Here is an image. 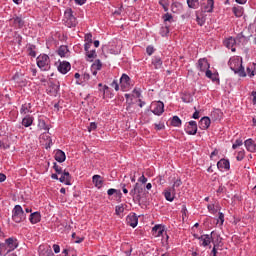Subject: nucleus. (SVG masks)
<instances>
[{
	"mask_svg": "<svg viewBox=\"0 0 256 256\" xmlns=\"http://www.w3.org/2000/svg\"><path fill=\"white\" fill-rule=\"evenodd\" d=\"M228 65L234 73L239 75V77H247L245 73V68L243 67L242 62L238 58H231L228 62Z\"/></svg>",
	"mask_w": 256,
	"mask_h": 256,
	"instance_id": "1",
	"label": "nucleus"
},
{
	"mask_svg": "<svg viewBox=\"0 0 256 256\" xmlns=\"http://www.w3.org/2000/svg\"><path fill=\"white\" fill-rule=\"evenodd\" d=\"M36 61L41 71H49V69H51V60L48 55L41 54L37 57Z\"/></svg>",
	"mask_w": 256,
	"mask_h": 256,
	"instance_id": "2",
	"label": "nucleus"
},
{
	"mask_svg": "<svg viewBox=\"0 0 256 256\" xmlns=\"http://www.w3.org/2000/svg\"><path fill=\"white\" fill-rule=\"evenodd\" d=\"M64 23L66 27H77V18L73 15V10L71 8L66 9L64 12Z\"/></svg>",
	"mask_w": 256,
	"mask_h": 256,
	"instance_id": "3",
	"label": "nucleus"
},
{
	"mask_svg": "<svg viewBox=\"0 0 256 256\" xmlns=\"http://www.w3.org/2000/svg\"><path fill=\"white\" fill-rule=\"evenodd\" d=\"M26 217L27 216L25 215L21 205H16L12 210V219L15 221V223H21L25 221Z\"/></svg>",
	"mask_w": 256,
	"mask_h": 256,
	"instance_id": "4",
	"label": "nucleus"
},
{
	"mask_svg": "<svg viewBox=\"0 0 256 256\" xmlns=\"http://www.w3.org/2000/svg\"><path fill=\"white\" fill-rule=\"evenodd\" d=\"M143 193V186L139 183H136L133 189L130 191V195L133 198V201H141V194Z\"/></svg>",
	"mask_w": 256,
	"mask_h": 256,
	"instance_id": "5",
	"label": "nucleus"
},
{
	"mask_svg": "<svg viewBox=\"0 0 256 256\" xmlns=\"http://www.w3.org/2000/svg\"><path fill=\"white\" fill-rule=\"evenodd\" d=\"M152 107V113H154V115H163L165 112V104H163L161 101L153 102Z\"/></svg>",
	"mask_w": 256,
	"mask_h": 256,
	"instance_id": "6",
	"label": "nucleus"
},
{
	"mask_svg": "<svg viewBox=\"0 0 256 256\" xmlns=\"http://www.w3.org/2000/svg\"><path fill=\"white\" fill-rule=\"evenodd\" d=\"M215 232H211V235L209 234H204L198 237L199 241H201L202 247H209L211 245V241H213V235Z\"/></svg>",
	"mask_w": 256,
	"mask_h": 256,
	"instance_id": "7",
	"label": "nucleus"
},
{
	"mask_svg": "<svg viewBox=\"0 0 256 256\" xmlns=\"http://www.w3.org/2000/svg\"><path fill=\"white\" fill-rule=\"evenodd\" d=\"M209 62L206 58H200L198 60L197 69L198 71H201L202 73H207L209 71Z\"/></svg>",
	"mask_w": 256,
	"mask_h": 256,
	"instance_id": "8",
	"label": "nucleus"
},
{
	"mask_svg": "<svg viewBox=\"0 0 256 256\" xmlns=\"http://www.w3.org/2000/svg\"><path fill=\"white\" fill-rule=\"evenodd\" d=\"M185 132L188 135H197V122L196 121H190L185 127Z\"/></svg>",
	"mask_w": 256,
	"mask_h": 256,
	"instance_id": "9",
	"label": "nucleus"
},
{
	"mask_svg": "<svg viewBox=\"0 0 256 256\" xmlns=\"http://www.w3.org/2000/svg\"><path fill=\"white\" fill-rule=\"evenodd\" d=\"M126 223H127V225H129L130 227H133V229H135V227L139 223V218H137V214L132 213V214L128 215L126 217Z\"/></svg>",
	"mask_w": 256,
	"mask_h": 256,
	"instance_id": "10",
	"label": "nucleus"
},
{
	"mask_svg": "<svg viewBox=\"0 0 256 256\" xmlns=\"http://www.w3.org/2000/svg\"><path fill=\"white\" fill-rule=\"evenodd\" d=\"M152 235L153 237H161L163 235H167V232L165 231V228L161 225H155L152 228Z\"/></svg>",
	"mask_w": 256,
	"mask_h": 256,
	"instance_id": "11",
	"label": "nucleus"
},
{
	"mask_svg": "<svg viewBox=\"0 0 256 256\" xmlns=\"http://www.w3.org/2000/svg\"><path fill=\"white\" fill-rule=\"evenodd\" d=\"M5 243L9 248V251H15V249L19 247V242L17 241L16 238H13V237L6 239Z\"/></svg>",
	"mask_w": 256,
	"mask_h": 256,
	"instance_id": "12",
	"label": "nucleus"
},
{
	"mask_svg": "<svg viewBox=\"0 0 256 256\" xmlns=\"http://www.w3.org/2000/svg\"><path fill=\"white\" fill-rule=\"evenodd\" d=\"M224 45L227 47V49H231L232 53H235V45H237V40H235L233 37H230L224 41Z\"/></svg>",
	"mask_w": 256,
	"mask_h": 256,
	"instance_id": "13",
	"label": "nucleus"
},
{
	"mask_svg": "<svg viewBox=\"0 0 256 256\" xmlns=\"http://www.w3.org/2000/svg\"><path fill=\"white\" fill-rule=\"evenodd\" d=\"M58 71L63 75H66V73H69V71H71V64L69 62H60L58 66Z\"/></svg>",
	"mask_w": 256,
	"mask_h": 256,
	"instance_id": "14",
	"label": "nucleus"
},
{
	"mask_svg": "<svg viewBox=\"0 0 256 256\" xmlns=\"http://www.w3.org/2000/svg\"><path fill=\"white\" fill-rule=\"evenodd\" d=\"M244 145H245L247 151H249L250 153H255L256 144L253 139L249 138V139L245 140Z\"/></svg>",
	"mask_w": 256,
	"mask_h": 256,
	"instance_id": "15",
	"label": "nucleus"
},
{
	"mask_svg": "<svg viewBox=\"0 0 256 256\" xmlns=\"http://www.w3.org/2000/svg\"><path fill=\"white\" fill-rule=\"evenodd\" d=\"M164 197L166 201L172 202L175 199V189L174 188H168L164 191Z\"/></svg>",
	"mask_w": 256,
	"mask_h": 256,
	"instance_id": "16",
	"label": "nucleus"
},
{
	"mask_svg": "<svg viewBox=\"0 0 256 256\" xmlns=\"http://www.w3.org/2000/svg\"><path fill=\"white\" fill-rule=\"evenodd\" d=\"M60 183H64L65 185H71V174L69 172L64 171L59 178Z\"/></svg>",
	"mask_w": 256,
	"mask_h": 256,
	"instance_id": "17",
	"label": "nucleus"
},
{
	"mask_svg": "<svg viewBox=\"0 0 256 256\" xmlns=\"http://www.w3.org/2000/svg\"><path fill=\"white\" fill-rule=\"evenodd\" d=\"M54 157L58 163H65V160L67 159V156L63 150H56Z\"/></svg>",
	"mask_w": 256,
	"mask_h": 256,
	"instance_id": "18",
	"label": "nucleus"
},
{
	"mask_svg": "<svg viewBox=\"0 0 256 256\" xmlns=\"http://www.w3.org/2000/svg\"><path fill=\"white\" fill-rule=\"evenodd\" d=\"M11 21L15 27H18V29H23V27H25V21L19 16L12 18Z\"/></svg>",
	"mask_w": 256,
	"mask_h": 256,
	"instance_id": "19",
	"label": "nucleus"
},
{
	"mask_svg": "<svg viewBox=\"0 0 256 256\" xmlns=\"http://www.w3.org/2000/svg\"><path fill=\"white\" fill-rule=\"evenodd\" d=\"M217 167L218 169H225V171H229V169L231 168V164L229 163V160L221 159L220 161H218Z\"/></svg>",
	"mask_w": 256,
	"mask_h": 256,
	"instance_id": "20",
	"label": "nucleus"
},
{
	"mask_svg": "<svg viewBox=\"0 0 256 256\" xmlns=\"http://www.w3.org/2000/svg\"><path fill=\"white\" fill-rule=\"evenodd\" d=\"M199 126L200 129H209V127L211 126V119H209V117L207 116L201 118Z\"/></svg>",
	"mask_w": 256,
	"mask_h": 256,
	"instance_id": "21",
	"label": "nucleus"
},
{
	"mask_svg": "<svg viewBox=\"0 0 256 256\" xmlns=\"http://www.w3.org/2000/svg\"><path fill=\"white\" fill-rule=\"evenodd\" d=\"M29 221L30 223H32V225L39 223V221H41V213L39 212L31 213L29 217Z\"/></svg>",
	"mask_w": 256,
	"mask_h": 256,
	"instance_id": "22",
	"label": "nucleus"
},
{
	"mask_svg": "<svg viewBox=\"0 0 256 256\" xmlns=\"http://www.w3.org/2000/svg\"><path fill=\"white\" fill-rule=\"evenodd\" d=\"M92 183H94L97 189H101V187H103V178L101 177V175H94L92 177Z\"/></svg>",
	"mask_w": 256,
	"mask_h": 256,
	"instance_id": "23",
	"label": "nucleus"
},
{
	"mask_svg": "<svg viewBox=\"0 0 256 256\" xmlns=\"http://www.w3.org/2000/svg\"><path fill=\"white\" fill-rule=\"evenodd\" d=\"M39 256H55V254L51 248H43V246H40Z\"/></svg>",
	"mask_w": 256,
	"mask_h": 256,
	"instance_id": "24",
	"label": "nucleus"
},
{
	"mask_svg": "<svg viewBox=\"0 0 256 256\" xmlns=\"http://www.w3.org/2000/svg\"><path fill=\"white\" fill-rule=\"evenodd\" d=\"M58 91H59V85H57L53 82H50L49 88H48V93H50V95H57Z\"/></svg>",
	"mask_w": 256,
	"mask_h": 256,
	"instance_id": "25",
	"label": "nucleus"
},
{
	"mask_svg": "<svg viewBox=\"0 0 256 256\" xmlns=\"http://www.w3.org/2000/svg\"><path fill=\"white\" fill-rule=\"evenodd\" d=\"M171 11H172V13H180V11H183V4H181L179 2L172 3Z\"/></svg>",
	"mask_w": 256,
	"mask_h": 256,
	"instance_id": "26",
	"label": "nucleus"
},
{
	"mask_svg": "<svg viewBox=\"0 0 256 256\" xmlns=\"http://www.w3.org/2000/svg\"><path fill=\"white\" fill-rule=\"evenodd\" d=\"M152 65H154L155 69H161L163 67V60H161V57L155 56L152 59Z\"/></svg>",
	"mask_w": 256,
	"mask_h": 256,
	"instance_id": "27",
	"label": "nucleus"
},
{
	"mask_svg": "<svg viewBox=\"0 0 256 256\" xmlns=\"http://www.w3.org/2000/svg\"><path fill=\"white\" fill-rule=\"evenodd\" d=\"M206 77H208V79H211V81H213L214 83H219V76L217 74H213L211 70L206 71Z\"/></svg>",
	"mask_w": 256,
	"mask_h": 256,
	"instance_id": "28",
	"label": "nucleus"
},
{
	"mask_svg": "<svg viewBox=\"0 0 256 256\" xmlns=\"http://www.w3.org/2000/svg\"><path fill=\"white\" fill-rule=\"evenodd\" d=\"M22 125L24 127H31V125H33V117H31L29 115L24 117L23 120H22Z\"/></svg>",
	"mask_w": 256,
	"mask_h": 256,
	"instance_id": "29",
	"label": "nucleus"
},
{
	"mask_svg": "<svg viewBox=\"0 0 256 256\" xmlns=\"http://www.w3.org/2000/svg\"><path fill=\"white\" fill-rule=\"evenodd\" d=\"M21 115H27V113H31V103L23 104L20 109Z\"/></svg>",
	"mask_w": 256,
	"mask_h": 256,
	"instance_id": "30",
	"label": "nucleus"
},
{
	"mask_svg": "<svg viewBox=\"0 0 256 256\" xmlns=\"http://www.w3.org/2000/svg\"><path fill=\"white\" fill-rule=\"evenodd\" d=\"M38 127H39V129H41L43 131H47V133H49V125H47L45 120L39 119L38 120Z\"/></svg>",
	"mask_w": 256,
	"mask_h": 256,
	"instance_id": "31",
	"label": "nucleus"
},
{
	"mask_svg": "<svg viewBox=\"0 0 256 256\" xmlns=\"http://www.w3.org/2000/svg\"><path fill=\"white\" fill-rule=\"evenodd\" d=\"M215 2L213 0H207V5L205 6L206 13H212Z\"/></svg>",
	"mask_w": 256,
	"mask_h": 256,
	"instance_id": "32",
	"label": "nucleus"
},
{
	"mask_svg": "<svg viewBox=\"0 0 256 256\" xmlns=\"http://www.w3.org/2000/svg\"><path fill=\"white\" fill-rule=\"evenodd\" d=\"M171 125L173 127H181V118H179V116H173L171 120Z\"/></svg>",
	"mask_w": 256,
	"mask_h": 256,
	"instance_id": "33",
	"label": "nucleus"
},
{
	"mask_svg": "<svg viewBox=\"0 0 256 256\" xmlns=\"http://www.w3.org/2000/svg\"><path fill=\"white\" fill-rule=\"evenodd\" d=\"M103 67V64L101 63V60H95V62L91 66V70H97L101 71V68Z\"/></svg>",
	"mask_w": 256,
	"mask_h": 256,
	"instance_id": "34",
	"label": "nucleus"
},
{
	"mask_svg": "<svg viewBox=\"0 0 256 256\" xmlns=\"http://www.w3.org/2000/svg\"><path fill=\"white\" fill-rule=\"evenodd\" d=\"M187 5L190 9H197L199 7V0H187Z\"/></svg>",
	"mask_w": 256,
	"mask_h": 256,
	"instance_id": "35",
	"label": "nucleus"
},
{
	"mask_svg": "<svg viewBox=\"0 0 256 256\" xmlns=\"http://www.w3.org/2000/svg\"><path fill=\"white\" fill-rule=\"evenodd\" d=\"M233 13L235 17H243V8L242 7H234Z\"/></svg>",
	"mask_w": 256,
	"mask_h": 256,
	"instance_id": "36",
	"label": "nucleus"
},
{
	"mask_svg": "<svg viewBox=\"0 0 256 256\" xmlns=\"http://www.w3.org/2000/svg\"><path fill=\"white\" fill-rule=\"evenodd\" d=\"M67 51H69L67 49V46H60V48L58 49V55L60 57H65V54L67 53Z\"/></svg>",
	"mask_w": 256,
	"mask_h": 256,
	"instance_id": "37",
	"label": "nucleus"
},
{
	"mask_svg": "<svg viewBox=\"0 0 256 256\" xmlns=\"http://www.w3.org/2000/svg\"><path fill=\"white\" fill-rule=\"evenodd\" d=\"M129 81H131V78L127 74H123L120 78V82L125 83L126 85H129Z\"/></svg>",
	"mask_w": 256,
	"mask_h": 256,
	"instance_id": "38",
	"label": "nucleus"
},
{
	"mask_svg": "<svg viewBox=\"0 0 256 256\" xmlns=\"http://www.w3.org/2000/svg\"><path fill=\"white\" fill-rule=\"evenodd\" d=\"M163 19H164V23H173V15H171L170 13H166L164 16H163Z\"/></svg>",
	"mask_w": 256,
	"mask_h": 256,
	"instance_id": "39",
	"label": "nucleus"
},
{
	"mask_svg": "<svg viewBox=\"0 0 256 256\" xmlns=\"http://www.w3.org/2000/svg\"><path fill=\"white\" fill-rule=\"evenodd\" d=\"M86 57H88V59H95V57H97V52L95 50H88L86 51Z\"/></svg>",
	"mask_w": 256,
	"mask_h": 256,
	"instance_id": "40",
	"label": "nucleus"
},
{
	"mask_svg": "<svg viewBox=\"0 0 256 256\" xmlns=\"http://www.w3.org/2000/svg\"><path fill=\"white\" fill-rule=\"evenodd\" d=\"M72 239H76L74 243H83L85 241V237H78L76 233L72 234Z\"/></svg>",
	"mask_w": 256,
	"mask_h": 256,
	"instance_id": "41",
	"label": "nucleus"
},
{
	"mask_svg": "<svg viewBox=\"0 0 256 256\" xmlns=\"http://www.w3.org/2000/svg\"><path fill=\"white\" fill-rule=\"evenodd\" d=\"M236 41V45H239V43H243L245 41V36L243 34H238L236 38H234Z\"/></svg>",
	"mask_w": 256,
	"mask_h": 256,
	"instance_id": "42",
	"label": "nucleus"
},
{
	"mask_svg": "<svg viewBox=\"0 0 256 256\" xmlns=\"http://www.w3.org/2000/svg\"><path fill=\"white\" fill-rule=\"evenodd\" d=\"M236 159L237 161H243V159H245V150L239 151Z\"/></svg>",
	"mask_w": 256,
	"mask_h": 256,
	"instance_id": "43",
	"label": "nucleus"
},
{
	"mask_svg": "<svg viewBox=\"0 0 256 256\" xmlns=\"http://www.w3.org/2000/svg\"><path fill=\"white\" fill-rule=\"evenodd\" d=\"M159 5H161V7H163L164 11H169V4H167V2H165V0H160L159 1Z\"/></svg>",
	"mask_w": 256,
	"mask_h": 256,
	"instance_id": "44",
	"label": "nucleus"
},
{
	"mask_svg": "<svg viewBox=\"0 0 256 256\" xmlns=\"http://www.w3.org/2000/svg\"><path fill=\"white\" fill-rule=\"evenodd\" d=\"M84 39H85L86 43H93V34H91V33L86 34Z\"/></svg>",
	"mask_w": 256,
	"mask_h": 256,
	"instance_id": "45",
	"label": "nucleus"
},
{
	"mask_svg": "<svg viewBox=\"0 0 256 256\" xmlns=\"http://www.w3.org/2000/svg\"><path fill=\"white\" fill-rule=\"evenodd\" d=\"M53 169L58 175H61V173H63V169L61 168V166L57 165V163H54Z\"/></svg>",
	"mask_w": 256,
	"mask_h": 256,
	"instance_id": "46",
	"label": "nucleus"
},
{
	"mask_svg": "<svg viewBox=\"0 0 256 256\" xmlns=\"http://www.w3.org/2000/svg\"><path fill=\"white\" fill-rule=\"evenodd\" d=\"M243 145V140H236L235 143L232 145V149H237V147H241Z\"/></svg>",
	"mask_w": 256,
	"mask_h": 256,
	"instance_id": "47",
	"label": "nucleus"
},
{
	"mask_svg": "<svg viewBox=\"0 0 256 256\" xmlns=\"http://www.w3.org/2000/svg\"><path fill=\"white\" fill-rule=\"evenodd\" d=\"M124 211L125 208H123V206H116L115 208L116 215H121V213H123Z\"/></svg>",
	"mask_w": 256,
	"mask_h": 256,
	"instance_id": "48",
	"label": "nucleus"
},
{
	"mask_svg": "<svg viewBox=\"0 0 256 256\" xmlns=\"http://www.w3.org/2000/svg\"><path fill=\"white\" fill-rule=\"evenodd\" d=\"M218 219L220 221V225H223V223H225V214H223L222 212H219Z\"/></svg>",
	"mask_w": 256,
	"mask_h": 256,
	"instance_id": "49",
	"label": "nucleus"
},
{
	"mask_svg": "<svg viewBox=\"0 0 256 256\" xmlns=\"http://www.w3.org/2000/svg\"><path fill=\"white\" fill-rule=\"evenodd\" d=\"M168 33H169V26H165L164 28H162V31H161L162 37H165V35H168Z\"/></svg>",
	"mask_w": 256,
	"mask_h": 256,
	"instance_id": "50",
	"label": "nucleus"
},
{
	"mask_svg": "<svg viewBox=\"0 0 256 256\" xmlns=\"http://www.w3.org/2000/svg\"><path fill=\"white\" fill-rule=\"evenodd\" d=\"M95 129H97V124L95 122L90 123L88 131L91 133V131H95Z\"/></svg>",
	"mask_w": 256,
	"mask_h": 256,
	"instance_id": "51",
	"label": "nucleus"
},
{
	"mask_svg": "<svg viewBox=\"0 0 256 256\" xmlns=\"http://www.w3.org/2000/svg\"><path fill=\"white\" fill-rule=\"evenodd\" d=\"M110 85L113 89H115V91H119V84L116 80H114Z\"/></svg>",
	"mask_w": 256,
	"mask_h": 256,
	"instance_id": "52",
	"label": "nucleus"
},
{
	"mask_svg": "<svg viewBox=\"0 0 256 256\" xmlns=\"http://www.w3.org/2000/svg\"><path fill=\"white\" fill-rule=\"evenodd\" d=\"M147 55H151L152 53H155V48L153 46H148L146 48Z\"/></svg>",
	"mask_w": 256,
	"mask_h": 256,
	"instance_id": "53",
	"label": "nucleus"
},
{
	"mask_svg": "<svg viewBox=\"0 0 256 256\" xmlns=\"http://www.w3.org/2000/svg\"><path fill=\"white\" fill-rule=\"evenodd\" d=\"M181 213H182L183 219H185V217H187V206L185 205L182 206Z\"/></svg>",
	"mask_w": 256,
	"mask_h": 256,
	"instance_id": "54",
	"label": "nucleus"
},
{
	"mask_svg": "<svg viewBox=\"0 0 256 256\" xmlns=\"http://www.w3.org/2000/svg\"><path fill=\"white\" fill-rule=\"evenodd\" d=\"M115 193H117V189H114V188H110L107 191V194L109 195V197H111V195H115Z\"/></svg>",
	"mask_w": 256,
	"mask_h": 256,
	"instance_id": "55",
	"label": "nucleus"
},
{
	"mask_svg": "<svg viewBox=\"0 0 256 256\" xmlns=\"http://www.w3.org/2000/svg\"><path fill=\"white\" fill-rule=\"evenodd\" d=\"M91 45H93V42H86L84 45V50L87 52L89 49H91Z\"/></svg>",
	"mask_w": 256,
	"mask_h": 256,
	"instance_id": "56",
	"label": "nucleus"
},
{
	"mask_svg": "<svg viewBox=\"0 0 256 256\" xmlns=\"http://www.w3.org/2000/svg\"><path fill=\"white\" fill-rule=\"evenodd\" d=\"M195 112L192 115L193 119H199V111L197 110V107H194Z\"/></svg>",
	"mask_w": 256,
	"mask_h": 256,
	"instance_id": "57",
	"label": "nucleus"
},
{
	"mask_svg": "<svg viewBox=\"0 0 256 256\" xmlns=\"http://www.w3.org/2000/svg\"><path fill=\"white\" fill-rule=\"evenodd\" d=\"M181 184H182L181 179H178V180H176V181L174 182L172 188L175 189V187H181Z\"/></svg>",
	"mask_w": 256,
	"mask_h": 256,
	"instance_id": "58",
	"label": "nucleus"
},
{
	"mask_svg": "<svg viewBox=\"0 0 256 256\" xmlns=\"http://www.w3.org/2000/svg\"><path fill=\"white\" fill-rule=\"evenodd\" d=\"M53 249H54V253H60V251H61V247H59V245H57V244L53 245Z\"/></svg>",
	"mask_w": 256,
	"mask_h": 256,
	"instance_id": "59",
	"label": "nucleus"
},
{
	"mask_svg": "<svg viewBox=\"0 0 256 256\" xmlns=\"http://www.w3.org/2000/svg\"><path fill=\"white\" fill-rule=\"evenodd\" d=\"M251 66H252V72H251L250 75L255 77V75H256V64L253 63Z\"/></svg>",
	"mask_w": 256,
	"mask_h": 256,
	"instance_id": "60",
	"label": "nucleus"
},
{
	"mask_svg": "<svg viewBox=\"0 0 256 256\" xmlns=\"http://www.w3.org/2000/svg\"><path fill=\"white\" fill-rule=\"evenodd\" d=\"M138 181H139L140 183L145 184V183H147V178L145 177V175H142V176L138 179Z\"/></svg>",
	"mask_w": 256,
	"mask_h": 256,
	"instance_id": "61",
	"label": "nucleus"
},
{
	"mask_svg": "<svg viewBox=\"0 0 256 256\" xmlns=\"http://www.w3.org/2000/svg\"><path fill=\"white\" fill-rule=\"evenodd\" d=\"M157 183H159V185H164L165 179H163L162 176H159V177L157 178Z\"/></svg>",
	"mask_w": 256,
	"mask_h": 256,
	"instance_id": "62",
	"label": "nucleus"
},
{
	"mask_svg": "<svg viewBox=\"0 0 256 256\" xmlns=\"http://www.w3.org/2000/svg\"><path fill=\"white\" fill-rule=\"evenodd\" d=\"M164 128H165V126L163 124H155V129L157 131H161V129H164Z\"/></svg>",
	"mask_w": 256,
	"mask_h": 256,
	"instance_id": "63",
	"label": "nucleus"
},
{
	"mask_svg": "<svg viewBox=\"0 0 256 256\" xmlns=\"http://www.w3.org/2000/svg\"><path fill=\"white\" fill-rule=\"evenodd\" d=\"M252 97H253V104L256 105V92H252Z\"/></svg>",
	"mask_w": 256,
	"mask_h": 256,
	"instance_id": "64",
	"label": "nucleus"
}]
</instances>
